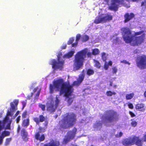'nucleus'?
<instances>
[{
    "instance_id": "4468645a",
    "label": "nucleus",
    "mask_w": 146,
    "mask_h": 146,
    "mask_svg": "<svg viewBox=\"0 0 146 146\" xmlns=\"http://www.w3.org/2000/svg\"><path fill=\"white\" fill-rule=\"evenodd\" d=\"M59 144L58 141L52 140L50 142L44 145V146H58Z\"/></svg>"
},
{
    "instance_id": "3c124183",
    "label": "nucleus",
    "mask_w": 146,
    "mask_h": 146,
    "mask_svg": "<svg viewBox=\"0 0 146 146\" xmlns=\"http://www.w3.org/2000/svg\"><path fill=\"white\" fill-rule=\"evenodd\" d=\"M110 85L111 86H113V82L110 81Z\"/></svg>"
},
{
    "instance_id": "a18cd8bd",
    "label": "nucleus",
    "mask_w": 146,
    "mask_h": 146,
    "mask_svg": "<svg viewBox=\"0 0 146 146\" xmlns=\"http://www.w3.org/2000/svg\"><path fill=\"white\" fill-rule=\"evenodd\" d=\"M129 113L132 117H133L135 116L134 114L131 111L129 112Z\"/></svg>"
},
{
    "instance_id": "473e14b6",
    "label": "nucleus",
    "mask_w": 146,
    "mask_h": 146,
    "mask_svg": "<svg viewBox=\"0 0 146 146\" xmlns=\"http://www.w3.org/2000/svg\"><path fill=\"white\" fill-rule=\"evenodd\" d=\"M39 106L43 111L45 110V105L39 104Z\"/></svg>"
},
{
    "instance_id": "4d7b16f0",
    "label": "nucleus",
    "mask_w": 146,
    "mask_h": 146,
    "mask_svg": "<svg viewBox=\"0 0 146 146\" xmlns=\"http://www.w3.org/2000/svg\"><path fill=\"white\" fill-rule=\"evenodd\" d=\"M20 129V127L19 126V127H18V131H19V130Z\"/></svg>"
},
{
    "instance_id": "8fccbe9b",
    "label": "nucleus",
    "mask_w": 146,
    "mask_h": 146,
    "mask_svg": "<svg viewBox=\"0 0 146 146\" xmlns=\"http://www.w3.org/2000/svg\"><path fill=\"white\" fill-rule=\"evenodd\" d=\"M3 113V111H0V118L2 117V114Z\"/></svg>"
},
{
    "instance_id": "c756f323",
    "label": "nucleus",
    "mask_w": 146,
    "mask_h": 146,
    "mask_svg": "<svg viewBox=\"0 0 146 146\" xmlns=\"http://www.w3.org/2000/svg\"><path fill=\"white\" fill-rule=\"evenodd\" d=\"M94 73V71L92 70L89 69L87 71V74L88 76L92 75Z\"/></svg>"
},
{
    "instance_id": "9b49d317",
    "label": "nucleus",
    "mask_w": 146,
    "mask_h": 146,
    "mask_svg": "<svg viewBox=\"0 0 146 146\" xmlns=\"http://www.w3.org/2000/svg\"><path fill=\"white\" fill-rule=\"evenodd\" d=\"M84 70L82 72V74L79 76V78L78 79L77 81L74 82L73 86H78L82 82L84 79Z\"/></svg>"
},
{
    "instance_id": "b1692460",
    "label": "nucleus",
    "mask_w": 146,
    "mask_h": 146,
    "mask_svg": "<svg viewBox=\"0 0 146 146\" xmlns=\"http://www.w3.org/2000/svg\"><path fill=\"white\" fill-rule=\"evenodd\" d=\"M89 39V37L87 35H83L81 36V39L83 42H85L88 40Z\"/></svg>"
},
{
    "instance_id": "ea45409f",
    "label": "nucleus",
    "mask_w": 146,
    "mask_h": 146,
    "mask_svg": "<svg viewBox=\"0 0 146 146\" xmlns=\"http://www.w3.org/2000/svg\"><path fill=\"white\" fill-rule=\"evenodd\" d=\"M21 116L19 115V116L16 119V122L17 123H18L19 122L20 120H21Z\"/></svg>"
},
{
    "instance_id": "a19ab883",
    "label": "nucleus",
    "mask_w": 146,
    "mask_h": 146,
    "mask_svg": "<svg viewBox=\"0 0 146 146\" xmlns=\"http://www.w3.org/2000/svg\"><path fill=\"white\" fill-rule=\"evenodd\" d=\"M122 134H123L122 133L120 132L118 134H117V135H116L115 136L116 137H121L122 135Z\"/></svg>"
},
{
    "instance_id": "864d4df0",
    "label": "nucleus",
    "mask_w": 146,
    "mask_h": 146,
    "mask_svg": "<svg viewBox=\"0 0 146 146\" xmlns=\"http://www.w3.org/2000/svg\"><path fill=\"white\" fill-rule=\"evenodd\" d=\"M22 103L23 105V107L25 106V102H22Z\"/></svg>"
},
{
    "instance_id": "e433bc0d",
    "label": "nucleus",
    "mask_w": 146,
    "mask_h": 146,
    "mask_svg": "<svg viewBox=\"0 0 146 146\" xmlns=\"http://www.w3.org/2000/svg\"><path fill=\"white\" fill-rule=\"evenodd\" d=\"M81 36L80 35H77L76 36V41H78L80 39V38H81Z\"/></svg>"
},
{
    "instance_id": "72a5a7b5",
    "label": "nucleus",
    "mask_w": 146,
    "mask_h": 146,
    "mask_svg": "<svg viewBox=\"0 0 146 146\" xmlns=\"http://www.w3.org/2000/svg\"><path fill=\"white\" fill-rule=\"evenodd\" d=\"M74 40V39L73 38H70L68 42V44H71L72 42H73V41Z\"/></svg>"
},
{
    "instance_id": "603ef678",
    "label": "nucleus",
    "mask_w": 146,
    "mask_h": 146,
    "mask_svg": "<svg viewBox=\"0 0 146 146\" xmlns=\"http://www.w3.org/2000/svg\"><path fill=\"white\" fill-rule=\"evenodd\" d=\"M39 93H40V90H39L38 91L37 93L36 96H38L39 95Z\"/></svg>"
},
{
    "instance_id": "f257e3e1",
    "label": "nucleus",
    "mask_w": 146,
    "mask_h": 146,
    "mask_svg": "<svg viewBox=\"0 0 146 146\" xmlns=\"http://www.w3.org/2000/svg\"><path fill=\"white\" fill-rule=\"evenodd\" d=\"M49 88L51 93H53L54 91L60 90V95H63L66 97L65 101L69 105L72 102L74 98V95L72 94L73 90L69 82H64L62 79H59L54 80L53 84L50 85Z\"/></svg>"
},
{
    "instance_id": "c9c22d12",
    "label": "nucleus",
    "mask_w": 146,
    "mask_h": 146,
    "mask_svg": "<svg viewBox=\"0 0 146 146\" xmlns=\"http://www.w3.org/2000/svg\"><path fill=\"white\" fill-rule=\"evenodd\" d=\"M131 124L132 126L135 127L137 125V123L135 121H133L131 122Z\"/></svg>"
},
{
    "instance_id": "2eb2a0df",
    "label": "nucleus",
    "mask_w": 146,
    "mask_h": 146,
    "mask_svg": "<svg viewBox=\"0 0 146 146\" xmlns=\"http://www.w3.org/2000/svg\"><path fill=\"white\" fill-rule=\"evenodd\" d=\"M134 15L133 13H131L129 14L127 13L125 15V22H127L129 21L133 17Z\"/></svg>"
},
{
    "instance_id": "bf43d9fd",
    "label": "nucleus",
    "mask_w": 146,
    "mask_h": 146,
    "mask_svg": "<svg viewBox=\"0 0 146 146\" xmlns=\"http://www.w3.org/2000/svg\"><path fill=\"white\" fill-rule=\"evenodd\" d=\"M105 1H106V2L107 3L108 2V0H105Z\"/></svg>"
},
{
    "instance_id": "20e7f679",
    "label": "nucleus",
    "mask_w": 146,
    "mask_h": 146,
    "mask_svg": "<svg viewBox=\"0 0 146 146\" xmlns=\"http://www.w3.org/2000/svg\"><path fill=\"white\" fill-rule=\"evenodd\" d=\"M64 118L59 122L61 128L65 129L72 125L76 121L75 115L73 113H66L64 115Z\"/></svg>"
},
{
    "instance_id": "4c0bfd02",
    "label": "nucleus",
    "mask_w": 146,
    "mask_h": 146,
    "mask_svg": "<svg viewBox=\"0 0 146 146\" xmlns=\"http://www.w3.org/2000/svg\"><path fill=\"white\" fill-rule=\"evenodd\" d=\"M121 62L125 64H127L128 65L130 64V63L129 62H128L125 60H123V61H121Z\"/></svg>"
},
{
    "instance_id": "4be33fe9",
    "label": "nucleus",
    "mask_w": 146,
    "mask_h": 146,
    "mask_svg": "<svg viewBox=\"0 0 146 146\" xmlns=\"http://www.w3.org/2000/svg\"><path fill=\"white\" fill-rule=\"evenodd\" d=\"M134 95V94L133 93L127 94L125 95L126 98L127 100H130L133 98Z\"/></svg>"
},
{
    "instance_id": "7c9ffc66",
    "label": "nucleus",
    "mask_w": 146,
    "mask_h": 146,
    "mask_svg": "<svg viewBox=\"0 0 146 146\" xmlns=\"http://www.w3.org/2000/svg\"><path fill=\"white\" fill-rule=\"evenodd\" d=\"M141 7L144 10L146 8V0H144L141 3Z\"/></svg>"
},
{
    "instance_id": "ddd939ff",
    "label": "nucleus",
    "mask_w": 146,
    "mask_h": 146,
    "mask_svg": "<svg viewBox=\"0 0 146 146\" xmlns=\"http://www.w3.org/2000/svg\"><path fill=\"white\" fill-rule=\"evenodd\" d=\"M134 142V144H135L136 145L138 146H142L143 144L142 139L141 140L139 139V137H134L133 138Z\"/></svg>"
},
{
    "instance_id": "6e6552de",
    "label": "nucleus",
    "mask_w": 146,
    "mask_h": 146,
    "mask_svg": "<svg viewBox=\"0 0 146 146\" xmlns=\"http://www.w3.org/2000/svg\"><path fill=\"white\" fill-rule=\"evenodd\" d=\"M118 117V115L116 112L111 110L108 112L107 116L104 117L103 120L106 122H112L117 120Z\"/></svg>"
},
{
    "instance_id": "6ab92c4d",
    "label": "nucleus",
    "mask_w": 146,
    "mask_h": 146,
    "mask_svg": "<svg viewBox=\"0 0 146 146\" xmlns=\"http://www.w3.org/2000/svg\"><path fill=\"white\" fill-rule=\"evenodd\" d=\"M111 40L114 44H119V39L115 36H113L112 37L111 36Z\"/></svg>"
},
{
    "instance_id": "a211bd4d",
    "label": "nucleus",
    "mask_w": 146,
    "mask_h": 146,
    "mask_svg": "<svg viewBox=\"0 0 146 146\" xmlns=\"http://www.w3.org/2000/svg\"><path fill=\"white\" fill-rule=\"evenodd\" d=\"M144 104H138L136 106V108L139 111H144L145 109L144 108Z\"/></svg>"
},
{
    "instance_id": "f704fd0d",
    "label": "nucleus",
    "mask_w": 146,
    "mask_h": 146,
    "mask_svg": "<svg viewBox=\"0 0 146 146\" xmlns=\"http://www.w3.org/2000/svg\"><path fill=\"white\" fill-rule=\"evenodd\" d=\"M40 121L41 122H43L45 120V117L42 115H40L39 116Z\"/></svg>"
},
{
    "instance_id": "f8f14e48",
    "label": "nucleus",
    "mask_w": 146,
    "mask_h": 146,
    "mask_svg": "<svg viewBox=\"0 0 146 146\" xmlns=\"http://www.w3.org/2000/svg\"><path fill=\"white\" fill-rule=\"evenodd\" d=\"M122 143L123 145L127 146L133 145V138L126 139L122 141Z\"/></svg>"
},
{
    "instance_id": "aec40b11",
    "label": "nucleus",
    "mask_w": 146,
    "mask_h": 146,
    "mask_svg": "<svg viewBox=\"0 0 146 146\" xmlns=\"http://www.w3.org/2000/svg\"><path fill=\"white\" fill-rule=\"evenodd\" d=\"M21 135L25 141H26L27 139V133L24 129H23L21 131Z\"/></svg>"
},
{
    "instance_id": "49530a36",
    "label": "nucleus",
    "mask_w": 146,
    "mask_h": 146,
    "mask_svg": "<svg viewBox=\"0 0 146 146\" xmlns=\"http://www.w3.org/2000/svg\"><path fill=\"white\" fill-rule=\"evenodd\" d=\"M34 121H35L37 123L39 122V119L37 118H35L34 119Z\"/></svg>"
},
{
    "instance_id": "423d86ee",
    "label": "nucleus",
    "mask_w": 146,
    "mask_h": 146,
    "mask_svg": "<svg viewBox=\"0 0 146 146\" xmlns=\"http://www.w3.org/2000/svg\"><path fill=\"white\" fill-rule=\"evenodd\" d=\"M62 55V53L60 52L57 55L58 62L55 59H52L49 62V64L52 65V67L54 70H62L63 68L64 60H61V56Z\"/></svg>"
},
{
    "instance_id": "13d9d810",
    "label": "nucleus",
    "mask_w": 146,
    "mask_h": 146,
    "mask_svg": "<svg viewBox=\"0 0 146 146\" xmlns=\"http://www.w3.org/2000/svg\"><path fill=\"white\" fill-rule=\"evenodd\" d=\"M37 90V89H36V88H35L34 89V92H35Z\"/></svg>"
},
{
    "instance_id": "9d476101",
    "label": "nucleus",
    "mask_w": 146,
    "mask_h": 146,
    "mask_svg": "<svg viewBox=\"0 0 146 146\" xmlns=\"http://www.w3.org/2000/svg\"><path fill=\"white\" fill-rule=\"evenodd\" d=\"M77 129L74 128L72 131L68 132L67 135L66 136L63 142V144H66L69 141L72 139L75 136Z\"/></svg>"
},
{
    "instance_id": "c85d7f7f",
    "label": "nucleus",
    "mask_w": 146,
    "mask_h": 146,
    "mask_svg": "<svg viewBox=\"0 0 146 146\" xmlns=\"http://www.w3.org/2000/svg\"><path fill=\"white\" fill-rule=\"evenodd\" d=\"M94 65L95 66L98 68H99L100 67V65L99 62L98 61L94 60Z\"/></svg>"
},
{
    "instance_id": "0eeeda50",
    "label": "nucleus",
    "mask_w": 146,
    "mask_h": 146,
    "mask_svg": "<svg viewBox=\"0 0 146 146\" xmlns=\"http://www.w3.org/2000/svg\"><path fill=\"white\" fill-rule=\"evenodd\" d=\"M112 18V16L110 15L102 14L100 12L99 16L96 18L94 21V23L96 24L104 23L107 21L111 20Z\"/></svg>"
},
{
    "instance_id": "5fc2aeb1",
    "label": "nucleus",
    "mask_w": 146,
    "mask_h": 146,
    "mask_svg": "<svg viewBox=\"0 0 146 146\" xmlns=\"http://www.w3.org/2000/svg\"><path fill=\"white\" fill-rule=\"evenodd\" d=\"M144 96L146 98V91L144 92Z\"/></svg>"
},
{
    "instance_id": "cd10ccee",
    "label": "nucleus",
    "mask_w": 146,
    "mask_h": 146,
    "mask_svg": "<svg viewBox=\"0 0 146 146\" xmlns=\"http://www.w3.org/2000/svg\"><path fill=\"white\" fill-rule=\"evenodd\" d=\"M101 127V124L100 123H97L94 126V128H97V130H99L100 129Z\"/></svg>"
},
{
    "instance_id": "79ce46f5",
    "label": "nucleus",
    "mask_w": 146,
    "mask_h": 146,
    "mask_svg": "<svg viewBox=\"0 0 146 146\" xmlns=\"http://www.w3.org/2000/svg\"><path fill=\"white\" fill-rule=\"evenodd\" d=\"M66 47V44H63L61 46V48L62 49H65Z\"/></svg>"
},
{
    "instance_id": "1a4fd4ad",
    "label": "nucleus",
    "mask_w": 146,
    "mask_h": 146,
    "mask_svg": "<svg viewBox=\"0 0 146 146\" xmlns=\"http://www.w3.org/2000/svg\"><path fill=\"white\" fill-rule=\"evenodd\" d=\"M137 66L141 68L146 67V56H140L138 58L137 60Z\"/></svg>"
},
{
    "instance_id": "6e6d98bb",
    "label": "nucleus",
    "mask_w": 146,
    "mask_h": 146,
    "mask_svg": "<svg viewBox=\"0 0 146 146\" xmlns=\"http://www.w3.org/2000/svg\"><path fill=\"white\" fill-rule=\"evenodd\" d=\"M113 87L114 88H116L117 87V86L116 85H114L113 86Z\"/></svg>"
},
{
    "instance_id": "58836bf2",
    "label": "nucleus",
    "mask_w": 146,
    "mask_h": 146,
    "mask_svg": "<svg viewBox=\"0 0 146 146\" xmlns=\"http://www.w3.org/2000/svg\"><path fill=\"white\" fill-rule=\"evenodd\" d=\"M27 115V112L26 111L24 112L22 114V117L23 118H25Z\"/></svg>"
},
{
    "instance_id": "a878e982",
    "label": "nucleus",
    "mask_w": 146,
    "mask_h": 146,
    "mask_svg": "<svg viewBox=\"0 0 146 146\" xmlns=\"http://www.w3.org/2000/svg\"><path fill=\"white\" fill-rule=\"evenodd\" d=\"M12 140L11 138H7L5 141V145L6 146L8 145Z\"/></svg>"
},
{
    "instance_id": "052dcab7",
    "label": "nucleus",
    "mask_w": 146,
    "mask_h": 146,
    "mask_svg": "<svg viewBox=\"0 0 146 146\" xmlns=\"http://www.w3.org/2000/svg\"><path fill=\"white\" fill-rule=\"evenodd\" d=\"M80 112H81L82 111V110H80Z\"/></svg>"
},
{
    "instance_id": "f3484780",
    "label": "nucleus",
    "mask_w": 146,
    "mask_h": 146,
    "mask_svg": "<svg viewBox=\"0 0 146 146\" xmlns=\"http://www.w3.org/2000/svg\"><path fill=\"white\" fill-rule=\"evenodd\" d=\"M35 138L36 139L40 141H43L44 139V136L43 134H40L39 132L36 133Z\"/></svg>"
},
{
    "instance_id": "5701e85b",
    "label": "nucleus",
    "mask_w": 146,
    "mask_h": 146,
    "mask_svg": "<svg viewBox=\"0 0 146 146\" xmlns=\"http://www.w3.org/2000/svg\"><path fill=\"white\" fill-rule=\"evenodd\" d=\"M29 123V119H25L23 123V126L24 127H27L28 126Z\"/></svg>"
},
{
    "instance_id": "dca6fc26",
    "label": "nucleus",
    "mask_w": 146,
    "mask_h": 146,
    "mask_svg": "<svg viewBox=\"0 0 146 146\" xmlns=\"http://www.w3.org/2000/svg\"><path fill=\"white\" fill-rule=\"evenodd\" d=\"M75 50L74 49H72L67 54H65L63 56V58H68L72 56L73 54L75 53Z\"/></svg>"
},
{
    "instance_id": "09e8293b",
    "label": "nucleus",
    "mask_w": 146,
    "mask_h": 146,
    "mask_svg": "<svg viewBox=\"0 0 146 146\" xmlns=\"http://www.w3.org/2000/svg\"><path fill=\"white\" fill-rule=\"evenodd\" d=\"M116 77H114L113 78H112L111 79L110 81H111L113 82V81H115L116 80Z\"/></svg>"
},
{
    "instance_id": "f03ea898",
    "label": "nucleus",
    "mask_w": 146,
    "mask_h": 146,
    "mask_svg": "<svg viewBox=\"0 0 146 146\" xmlns=\"http://www.w3.org/2000/svg\"><path fill=\"white\" fill-rule=\"evenodd\" d=\"M121 31L124 40L126 43H130L133 46H136L141 44L143 41L145 35L143 31L135 33L134 35L131 34L128 28H123Z\"/></svg>"
},
{
    "instance_id": "2f4dec72",
    "label": "nucleus",
    "mask_w": 146,
    "mask_h": 146,
    "mask_svg": "<svg viewBox=\"0 0 146 146\" xmlns=\"http://www.w3.org/2000/svg\"><path fill=\"white\" fill-rule=\"evenodd\" d=\"M102 56L103 60L104 61H106V57L107 56L106 53L104 52L102 53Z\"/></svg>"
},
{
    "instance_id": "37998d69",
    "label": "nucleus",
    "mask_w": 146,
    "mask_h": 146,
    "mask_svg": "<svg viewBox=\"0 0 146 146\" xmlns=\"http://www.w3.org/2000/svg\"><path fill=\"white\" fill-rule=\"evenodd\" d=\"M78 44V41H76V42L72 44V46L73 47H75Z\"/></svg>"
},
{
    "instance_id": "412c9836",
    "label": "nucleus",
    "mask_w": 146,
    "mask_h": 146,
    "mask_svg": "<svg viewBox=\"0 0 146 146\" xmlns=\"http://www.w3.org/2000/svg\"><path fill=\"white\" fill-rule=\"evenodd\" d=\"M112 64V62L111 61L108 62H105L104 65V68L106 70H107L109 68V66H111Z\"/></svg>"
},
{
    "instance_id": "bb28decb",
    "label": "nucleus",
    "mask_w": 146,
    "mask_h": 146,
    "mask_svg": "<svg viewBox=\"0 0 146 146\" xmlns=\"http://www.w3.org/2000/svg\"><path fill=\"white\" fill-rule=\"evenodd\" d=\"M116 93L114 92H112L111 91H107L106 93V94L108 96H111L113 95H114L116 94Z\"/></svg>"
},
{
    "instance_id": "7ed1b4c3",
    "label": "nucleus",
    "mask_w": 146,
    "mask_h": 146,
    "mask_svg": "<svg viewBox=\"0 0 146 146\" xmlns=\"http://www.w3.org/2000/svg\"><path fill=\"white\" fill-rule=\"evenodd\" d=\"M100 52L99 50L95 48L92 50V53L88 49L86 48L78 52L75 56L74 64V70H77L81 68L83 65V63L86 56L88 57H91L92 54L95 55Z\"/></svg>"
},
{
    "instance_id": "c03bdc74",
    "label": "nucleus",
    "mask_w": 146,
    "mask_h": 146,
    "mask_svg": "<svg viewBox=\"0 0 146 146\" xmlns=\"http://www.w3.org/2000/svg\"><path fill=\"white\" fill-rule=\"evenodd\" d=\"M129 107L131 109H133V106L132 104H129L128 105Z\"/></svg>"
},
{
    "instance_id": "393cba45",
    "label": "nucleus",
    "mask_w": 146,
    "mask_h": 146,
    "mask_svg": "<svg viewBox=\"0 0 146 146\" xmlns=\"http://www.w3.org/2000/svg\"><path fill=\"white\" fill-rule=\"evenodd\" d=\"M118 70L116 66H113L112 68V72L113 74H115L117 72Z\"/></svg>"
},
{
    "instance_id": "de8ad7c7",
    "label": "nucleus",
    "mask_w": 146,
    "mask_h": 146,
    "mask_svg": "<svg viewBox=\"0 0 146 146\" xmlns=\"http://www.w3.org/2000/svg\"><path fill=\"white\" fill-rule=\"evenodd\" d=\"M142 140L146 141V132L145 133V135L142 138Z\"/></svg>"
},
{
    "instance_id": "39448f33",
    "label": "nucleus",
    "mask_w": 146,
    "mask_h": 146,
    "mask_svg": "<svg viewBox=\"0 0 146 146\" xmlns=\"http://www.w3.org/2000/svg\"><path fill=\"white\" fill-rule=\"evenodd\" d=\"M60 100V96H57L54 99L52 96H50L47 100L46 105L47 111L50 113L54 111L59 104Z\"/></svg>"
}]
</instances>
